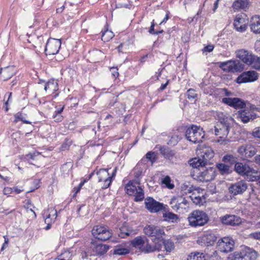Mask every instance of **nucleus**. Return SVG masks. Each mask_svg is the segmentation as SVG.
<instances>
[{
  "mask_svg": "<svg viewBox=\"0 0 260 260\" xmlns=\"http://www.w3.org/2000/svg\"><path fill=\"white\" fill-rule=\"evenodd\" d=\"M112 181V180L109 178V177L107 178L105 180H104L103 181L104 182V184L102 187V188L106 189L108 188L110 186Z\"/></svg>",
  "mask_w": 260,
  "mask_h": 260,
  "instance_id": "obj_54",
  "label": "nucleus"
},
{
  "mask_svg": "<svg viewBox=\"0 0 260 260\" xmlns=\"http://www.w3.org/2000/svg\"><path fill=\"white\" fill-rule=\"evenodd\" d=\"M44 89L46 91L48 90L52 92H55L58 90V83L54 79H50L46 82L44 86Z\"/></svg>",
  "mask_w": 260,
  "mask_h": 260,
  "instance_id": "obj_29",
  "label": "nucleus"
},
{
  "mask_svg": "<svg viewBox=\"0 0 260 260\" xmlns=\"http://www.w3.org/2000/svg\"><path fill=\"white\" fill-rule=\"evenodd\" d=\"M249 6L248 0H237L233 4V8L235 10L244 9Z\"/></svg>",
  "mask_w": 260,
  "mask_h": 260,
  "instance_id": "obj_30",
  "label": "nucleus"
},
{
  "mask_svg": "<svg viewBox=\"0 0 260 260\" xmlns=\"http://www.w3.org/2000/svg\"><path fill=\"white\" fill-rule=\"evenodd\" d=\"M225 72H241L244 69V66H219Z\"/></svg>",
  "mask_w": 260,
  "mask_h": 260,
  "instance_id": "obj_31",
  "label": "nucleus"
},
{
  "mask_svg": "<svg viewBox=\"0 0 260 260\" xmlns=\"http://www.w3.org/2000/svg\"><path fill=\"white\" fill-rule=\"evenodd\" d=\"M214 49V46L212 45H208L207 46H205L203 49V51L204 52H211Z\"/></svg>",
  "mask_w": 260,
  "mask_h": 260,
  "instance_id": "obj_62",
  "label": "nucleus"
},
{
  "mask_svg": "<svg viewBox=\"0 0 260 260\" xmlns=\"http://www.w3.org/2000/svg\"><path fill=\"white\" fill-rule=\"evenodd\" d=\"M134 182L135 181L130 180L125 186L126 192L129 196H133L138 190L136 186L134 185Z\"/></svg>",
  "mask_w": 260,
  "mask_h": 260,
  "instance_id": "obj_34",
  "label": "nucleus"
},
{
  "mask_svg": "<svg viewBox=\"0 0 260 260\" xmlns=\"http://www.w3.org/2000/svg\"><path fill=\"white\" fill-rule=\"evenodd\" d=\"M171 18L170 17V13L169 11H166V13L165 15V17L159 23V25H161L163 23H166L167 20Z\"/></svg>",
  "mask_w": 260,
  "mask_h": 260,
  "instance_id": "obj_59",
  "label": "nucleus"
},
{
  "mask_svg": "<svg viewBox=\"0 0 260 260\" xmlns=\"http://www.w3.org/2000/svg\"><path fill=\"white\" fill-rule=\"evenodd\" d=\"M247 183L246 181L242 180L232 183L229 188L230 193L233 196L241 194L247 189Z\"/></svg>",
  "mask_w": 260,
  "mask_h": 260,
  "instance_id": "obj_11",
  "label": "nucleus"
},
{
  "mask_svg": "<svg viewBox=\"0 0 260 260\" xmlns=\"http://www.w3.org/2000/svg\"><path fill=\"white\" fill-rule=\"evenodd\" d=\"M155 23L154 20H153L151 22V26L148 30V32L151 35H155L156 30H154V26Z\"/></svg>",
  "mask_w": 260,
  "mask_h": 260,
  "instance_id": "obj_57",
  "label": "nucleus"
},
{
  "mask_svg": "<svg viewBox=\"0 0 260 260\" xmlns=\"http://www.w3.org/2000/svg\"><path fill=\"white\" fill-rule=\"evenodd\" d=\"M251 237L256 240H260V232H254L250 234Z\"/></svg>",
  "mask_w": 260,
  "mask_h": 260,
  "instance_id": "obj_64",
  "label": "nucleus"
},
{
  "mask_svg": "<svg viewBox=\"0 0 260 260\" xmlns=\"http://www.w3.org/2000/svg\"><path fill=\"white\" fill-rule=\"evenodd\" d=\"M108 169H101L96 172V175L98 176V181L99 182H103L107 178L109 177Z\"/></svg>",
  "mask_w": 260,
  "mask_h": 260,
  "instance_id": "obj_36",
  "label": "nucleus"
},
{
  "mask_svg": "<svg viewBox=\"0 0 260 260\" xmlns=\"http://www.w3.org/2000/svg\"><path fill=\"white\" fill-rule=\"evenodd\" d=\"M245 14H238L235 17L234 21L235 28L239 32L245 31L247 28V19L245 18Z\"/></svg>",
  "mask_w": 260,
  "mask_h": 260,
  "instance_id": "obj_14",
  "label": "nucleus"
},
{
  "mask_svg": "<svg viewBox=\"0 0 260 260\" xmlns=\"http://www.w3.org/2000/svg\"><path fill=\"white\" fill-rule=\"evenodd\" d=\"M142 171L139 170L137 172H135L134 173V176L136 178L135 183L136 184L140 185V179L139 178L140 176L142 175Z\"/></svg>",
  "mask_w": 260,
  "mask_h": 260,
  "instance_id": "obj_53",
  "label": "nucleus"
},
{
  "mask_svg": "<svg viewBox=\"0 0 260 260\" xmlns=\"http://www.w3.org/2000/svg\"><path fill=\"white\" fill-rule=\"evenodd\" d=\"M146 157L149 161H150L152 164L155 162L157 159L156 153L152 151L147 152L146 154Z\"/></svg>",
  "mask_w": 260,
  "mask_h": 260,
  "instance_id": "obj_48",
  "label": "nucleus"
},
{
  "mask_svg": "<svg viewBox=\"0 0 260 260\" xmlns=\"http://www.w3.org/2000/svg\"><path fill=\"white\" fill-rule=\"evenodd\" d=\"M119 236L121 238H125L127 236H129L132 233V231L130 230V229L124 225H123L119 229Z\"/></svg>",
  "mask_w": 260,
  "mask_h": 260,
  "instance_id": "obj_38",
  "label": "nucleus"
},
{
  "mask_svg": "<svg viewBox=\"0 0 260 260\" xmlns=\"http://www.w3.org/2000/svg\"><path fill=\"white\" fill-rule=\"evenodd\" d=\"M181 200L182 199L181 198L180 199H178L176 197H174L171 199L170 204L171 205H173L174 203H179V206H180V205L182 204L181 203Z\"/></svg>",
  "mask_w": 260,
  "mask_h": 260,
  "instance_id": "obj_58",
  "label": "nucleus"
},
{
  "mask_svg": "<svg viewBox=\"0 0 260 260\" xmlns=\"http://www.w3.org/2000/svg\"><path fill=\"white\" fill-rule=\"evenodd\" d=\"M61 41L50 38L45 45V52L47 55H54L58 53L61 47Z\"/></svg>",
  "mask_w": 260,
  "mask_h": 260,
  "instance_id": "obj_7",
  "label": "nucleus"
},
{
  "mask_svg": "<svg viewBox=\"0 0 260 260\" xmlns=\"http://www.w3.org/2000/svg\"><path fill=\"white\" fill-rule=\"evenodd\" d=\"M206 257L209 260H218L219 256L218 255L217 251H214L211 254H207Z\"/></svg>",
  "mask_w": 260,
  "mask_h": 260,
  "instance_id": "obj_51",
  "label": "nucleus"
},
{
  "mask_svg": "<svg viewBox=\"0 0 260 260\" xmlns=\"http://www.w3.org/2000/svg\"><path fill=\"white\" fill-rule=\"evenodd\" d=\"M110 231L107 228L102 226L96 225L92 230V234L95 238L99 235H102L104 232Z\"/></svg>",
  "mask_w": 260,
  "mask_h": 260,
  "instance_id": "obj_37",
  "label": "nucleus"
},
{
  "mask_svg": "<svg viewBox=\"0 0 260 260\" xmlns=\"http://www.w3.org/2000/svg\"><path fill=\"white\" fill-rule=\"evenodd\" d=\"M102 40L104 42H108L114 36L113 32L107 29L104 31H102Z\"/></svg>",
  "mask_w": 260,
  "mask_h": 260,
  "instance_id": "obj_40",
  "label": "nucleus"
},
{
  "mask_svg": "<svg viewBox=\"0 0 260 260\" xmlns=\"http://www.w3.org/2000/svg\"><path fill=\"white\" fill-rule=\"evenodd\" d=\"M234 171L238 174L243 176L251 175L253 173H255L254 170L250 168L248 164L245 162L239 161L235 164Z\"/></svg>",
  "mask_w": 260,
  "mask_h": 260,
  "instance_id": "obj_13",
  "label": "nucleus"
},
{
  "mask_svg": "<svg viewBox=\"0 0 260 260\" xmlns=\"http://www.w3.org/2000/svg\"><path fill=\"white\" fill-rule=\"evenodd\" d=\"M164 212L162 217L164 221L173 223H177L179 221V216L177 214L172 212L167 211L166 208L165 211H164Z\"/></svg>",
  "mask_w": 260,
  "mask_h": 260,
  "instance_id": "obj_20",
  "label": "nucleus"
},
{
  "mask_svg": "<svg viewBox=\"0 0 260 260\" xmlns=\"http://www.w3.org/2000/svg\"><path fill=\"white\" fill-rule=\"evenodd\" d=\"M159 244H163L165 250L168 252H170L174 248V244L171 240H165L161 238Z\"/></svg>",
  "mask_w": 260,
  "mask_h": 260,
  "instance_id": "obj_32",
  "label": "nucleus"
},
{
  "mask_svg": "<svg viewBox=\"0 0 260 260\" xmlns=\"http://www.w3.org/2000/svg\"><path fill=\"white\" fill-rule=\"evenodd\" d=\"M181 139V137L178 135H173L168 142V144L171 146H175Z\"/></svg>",
  "mask_w": 260,
  "mask_h": 260,
  "instance_id": "obj_43",
  "label": "nucleus"
},
{
  "mask_svg": "<svg viewBox=\"0 0 260 260\" xmlns=\"http://www.w3.org/2000/svg\"><path fill=\"white\" fill-rule=\"evenodd\" d=\"M187 219L189 225L193 227L203 226L209 220L208 214L199 210L193 211L189 214Z\"/></svg>",
  "mask_w": 260,
  "mask_h": 260,
  "instance_id": "obj_1",
  "label": "nucleus"
},
{
  "mask_svg": "<svg viewBox=\"0 0 260 260\" xmlns=\"http://www.w3.org/2000/svg\"><path fill=\"white\" fill-rule=\"evenodd\" d=\"M254 137L260 138V126L255 128L252 132Z\"/></svg>",
  "mask_w": 260,
  "mask_h": 260,
  "instance_id": "obj_60",
  "label": "nucleus"
},
{
  "mask_svg": "<svg viewBox=\"0 0 260 260\" xmlns=\"http://www.w3.org/2000/svg\"><path fill=\"white\" fill-rule=\"evenodd\" d=\"M220 220L223 224L231 226L238 225L241 222L240 217L233 214H226L221 217Z\"/></svg>",
  "mask_w": 260,
  "mask_h": 260,
  "instance_id": "obj_16",
  "label": "nucleus"
},
{
  "mask_svg": "<svg viewBox=\"0 0 260 260\" xmlns=\"http://www.w3.org/2000/svg\"><path fill=\"white\" fill-rule=\"evenodd\" d=\"M191 256H192L193 259L195 258L196 260H207L204 253L198 252H191ZM190 259H191V257H190Z\"/></svg>",
  "mask_w": 260,
  "mask_h": 260,
  "instance_id": "obj_44",
  "label": "nucleus"
},
{
  "mask_svg": "<svg viewBox=\"0 0 260 260\" xmlns=\"http://www.w3.org/2000/svg\"><path fill=\"white\" fill-rule=\"evenodd\" d=\"M258 78V73L254 71L244 72L236 79V82L238 84L251 82L256 81Z\"/></svg>",
  "mask_w": 260,
  "mask_h": 260,
  "instance_id": "obj_12",
  "label": "nucleus"
},
{
  "mask_svg": "<svg viewBox=\"0 0 260 260\" xmlns=\"http://www.w3.org/2000/svg\"><path fill=\"white\" fill-rule=\"evenodd\" d=\"M202 241L207 246L213 245L217 240V237L214 234H207L202 237Z\"/></svg>",
  "mask_w": 260,
  "mask_h": 260,
  "instance_id": "obj_27",
  "label": "nucleus"
},
{
  "mask_svg": "<svg viewBox=\"0 0 260 260\" xmlns=\"http://www.w3.org/2000/svg\"><path fill=\"white\" fill-rule=\"evenodd\" d=\"M241 251L245 260H255L257 257V252L248 247H244Z\"/></svg>",
  "mask_w": 260,
  "mask_h": 260,
  "instance_id": "obj_19",
  "label": "nucleus"
},
{
  "mask_svg": "<svg viewBox=\"0 0 260 260\" xmlns=\"http://www.w3.org/2000/svg\"><path fill=\"white\" fill-rule=\"evenodd\" d=\"M161 248V244H155L154 245L152 246L147 241L146 244L143 245L141 251L145 253H150L156 250L159 251Z\"/></svg>",
  "mask_w": 260,
  "mask_h": 260,
  "instance_id": "obj_25",
  "label": "nucleus"
},
{
  "mask_svg": "<svg viewBox=\"0 0 260 260\" xmlns=\"http://www.w3.org/2000/svg\"><path fill=\"white\" fill-rule=\"evenodd\" d=\"M72 167L73 164L72 162H67L61 167L60 170L64 174H68Z\"/></svg>",
  "mask_w": 260,
  "mask_h": 260,
  "instance_id": "obj_45",
  "label": "nucleus"
},
{
  "mask_svg": "<svg viewBox=\"0 0 260 260\" xmlns=\"http://www.w3.org/2000/svg\"><path fill=\"white\" fill-rule=\"evenodd\" d=\"M214 153L210 148L203 149L201 157H194L189 160L190 166L197 169L205 166L214 157Z\"/></svg>",
  "mask_w": 260,
  "mask_h": 260,
  "instance_id": "obj_2",
  "label": "nucleus"
},
{
  "mask_svg": "<svg viewBox=\"0 0 260 260\" xmlns=\"http://www.w3.org/2000/svg\"><path fill=\"white\" fill-rule=\"evenodd\" d=\"M239 112L238 116L244 123H247L250 119H254L256 117L255 114H251L249 111L246 112V110H242Z\"/></svg>",
  "mask_w": 260,
  "mask_h": 260,
  "instance_id": "obj_24",
  "label": "nucleus"
},
{
  "mask_svg": "<svg viewBox=\"0 0 260 260\" xmlns=\"http://www.w3.org/2000/svg\"><path fill=\"white\" fill-rule=\"evenodd\" d=\"M130 252L129 249L125 248L122 245L118 244L116 245L113 250L110 251L111 254L117 255H125Z\"/></svg>",
  "mask_w": 260,
  "mask_h": 260,
  "instance_id": "obj_22",
  "label": "nucleus"
},
{
  "mask_svg": "<svg viewBox=\"0 0 260 260\" xmlns=\"http://www.w3.org/2000/svg\"><path fill=\"white\" fill-rule=\"evenodd\" d=\"M135 202H138L142 201L144 199V191L141 186L138 187V190L135 193Z\"/></svg>",
  "mask_w": 260,
  "mask_h": 260,
  "instance_id": "obj_39",
  "label": "nucleus"
},
{
  "mask_svg": "<svg viewBox=\"0 0 260 260\" xmlns=\"http://www.w3.org/2000/svg\"><path fill=\"white\" fill-rule=\"evenodd\" d=\"M185 136L190 142L193 143H200L203 142L205 133L201 127L192 125L186 129Z\"/></svg>",
  "mask_w": 260,
  "mask_h": 260,
  "instance_id": "obj_3",
  "label": "nucleus"
},
{
  "mask_svg": "<svg viewBox=\"0 0 260 260\" xmlns=\"http://www.w3.org/2000/svg\"><path fill=\"white\" fill-rule=\"evenodd\" d=\"M216 168L218 169L220 173L222 175H229L232 173L233 170L230 166L225 163H218L216 164Z\"/></svg>",
  "mask_w": 260,
  "mask_h": 260,
  "instance_id": "obj_28",
  "label": "nucleus"
},
{
  "mask_svg": "<svg viewBox=\"0 0 260 260\" xmlns=\"http://www.w3.org/2000/svg\"><path fill=\"white\" fill-rule=\"evenodd\" d=\"M230 128L225 127V126L221 125L216 124L215 126V134L217 136H219L218 142H223L225 140Z\"/></svg>",
  "mask_w": 260,
  "mask_h": 260,
  "instance_id": "obj_17",
  "label": "nucleus"
},
{
  "mask_svg": "<svg viewBox=\"0 0 260 260\" xmlns=\"http://www.w3.org/2000/svg\"><path fill=\"white\" fill-rule=\"evenodd\" d=\"M237 152L245 157H252L256 153V148L251 144H245L238 148Z\"/></svg>",
  "mask_w": 260,
  "mask_h": 260,
  "instance_id": "obj_15",
  "label": "nucleus"
},
{
  "mask_svg": "<svg viewBox=\"0 0 260 260\" xmlns=\"http://www.w3.org/2000/svg\"><path fill=\"white\" fill-rule=\"evenodd\" d=\"M234 119L230 116H223L219 118V122L217 123L218 125L225 126L230 128L234 124Z\"/></svg>",
  "mask_w": 260,
  "mask_h": 260,
  "instance_id": "obj_23",
  "label": "nucleus"
},
{
  "mask_svg": "<svg viewBox=\"0 0 260 260\" xmlns=\"http://www.w3.org/2000/svg\"><path fill=\"white\" fill-rule=\"evenodd\" d=\"M241 250L231 253L227 257V260H243L244 259Z\"/></svg>",
  "mask_w": 260,
  "mask_h": 260,
  "instance_id": "obj_41",
  "label": "nucleus"
},
{
  "mask_svg": "<svg viewBox=\"0 0 260 260\" xmlns=\"http://www.w3.org/2000/svg\"><path fill=\"white\" fill-rule=\"evenodd\" d=\"M221 102L235 109H243L246 107L245 101L239 98H223Z\"/></svg>",
  "mask_w": 260,
  "mask_h": 260,
  "instance_id": "obj_10",
  "label": "nucleus"
},
{
  "mask_svg": "<svg viewBox=\"0 0 260 260\" xmlns=\"http://www.w3.org/2000/svg\"><path fill=\"white\" fill-rule=\"evenodd\" d=\"M110 246L106 244H98L95 245L93 251L96 255H103L109 250Z\"/></svg>",
  "mask_w": 260,
  "mask_h": 260,
  "instance_id": "obj_26",
  "label": "nucleus"
},
{
  "mask_svg": "<svg viewBox=\"0 0 260 260\" xmlns=\"http://www.w3.org/2000/svg\"><path fill=\"white\" fill-rule=\"evenodd\" d=\"M235 242L231 237H224L218 240L217 247L221 252L228 253L234 249Z\"/></svg>",
  "mask_w": 260,
  "mask_h": 260,
  "instance_id": "obj_9",
  "label": "nucleus"
},
{
  "mask_svg": "<svg viewBox=\"0 0 260 260\" xmlns=\"http://www.w3.org/2000/svg\"><path fill=\"white\" fill-rule=\"evenodd\" d=\"M112 231L110 230L108 232H104L102 235H99L95 238L101 241H106L109 240L112 237Z\"/></svg>",
  "mask_w": 260,
  "mask_h": 260,
  "instance_id": "obj_42",
  "label": "nucleus"
},
{
  "mask_svg": "<svg viewBox=\"0 0 260 260\" xmlns=\"http://www.w3.org/2000/svg\"><path fill=\"white\" fill-rule=\"evenodd\" d=\"M86 182V180L84 179L83 181H81L80 183V184L77 187L74 188V190L75 191V194H74V196H75L76 195V194H77V193H78L80 191L81 188H82V187L83 186V185L84 184V183Z\"/></svg>",
  "mask_w": 260,
  "mask_h": 260,
  "instance_id": "obj_56",
  "label": "nucleus"
},
{
  "mask_svg": "<svg viewBox=\"0 0 260 260\" xmlns=\"http://www.w3.org/2000/svg\"><path fill=\"white\" fill-rule=\"evenodd\" d=\"M186 94L187 98L190 101L193 100L197 97V94L196 93L195 90L192 88L189 89L187 91Z\"/></svg>",
  "mask_w": 260,
  "mask_h": 260,
  "instance_id": "obj_49",
  "label": "nucleus"
},
{
  "mask_svg": "<svg viewBox=\"0 0 260 260\" xmlns=\"http://www.w3.org/2000/svg\"><path fill=\"white\" fill-rule=\"evenodd\" d=\"M145 241L141 237H136L134 240L131 242V245L135 248H138L141 250L142 247L145 244Z\"/></svg>",
  "mask_w": 260,
  "mask_h": 260,
  "instance_id": "obj_33",
  "label": "nucleus"
},
{
  "mask_svg": "<svg viewBox=\"0 0 260 260\" xmlns=\"http://www.w3.org/2000/svg\"><path fill=\"white\" fill-rule=\"evenodd\" d=\"M53 117L54 119V121L56 122L61 121L63 119L62 116L60 114H54L53 116Z\"/></svg>",
  "mask_w": 260,
  "mask_h": 260,
  "instance_id": "obj_63",
  "label": "nucleus"
},
{
  "mask_svg": "<svg viewBox=\"0 0 260 260\" xmlns=\"http://www.w3.org/2000/svg\"><path fill=\"white\" fill-rule=\"evenodd\" d=\"M145 208L150 213H157L160 211H165V206L163 203L155 200L152 197H147L145 200Z\"/></svg>",
  "mask_w": 260,
  "mask_h": 260,
  "instance_id": "obj_6",
  "label": "nucleus"
},
{
  "mask_svg": "<svg viewBox=\"0 0 260 260\" xmlns=\"http://www.w3.org/2000/svg\"><path fill=\"white\" fill-rule=\"evenodd\" d=\"M132 7V5L129 3L128 4H123L121 3H118L116 4V8H127V9H131Z\"/></svg>",
  "mask_w": 260,
  "mask_h": 260,
  "instance_id": "obj_55",
  "label": "nucleus"
},
{
  "mask_svg": "<svg viewBox=\"0 0 260 260\" xmlns=\"http://www.w3.org/2000/svg\"><path fill=\"white\" fill-rule=\"evenodd\" d=\"M202 170L197 169L196 172V179L202 182H208L214 179L216 176V168L210 167L204 169L201 167Z\"/></svg>",
  "mask_w": 260,
  "mask_h": 260,
  "instance_id": "obj_5",
  "label": "nucleus"
},
{
  "mask_svg": "<svg viewBox=\"0 0 260 260\" xmlns=\"http://www.w3.org/2000/svg\"><path fill=\"white\" fill-rule=\"evenodd\" d=\"M222 161L224 163H229L231 166L234 165L238 162V158L236 156L232 154H226L222 158Z\"/></svg>",
  "mask_w": 260,
  "mask_h": 260,
  "instance_id": "obj_35",
  "label": "nucleus"
},
{
  "mask_svg": "<svg viewBox=\"0 0 260 260\" xmlns=\"http://www.w3.org/2000/svg\"><path fill=\"white\" fill-rule=\"evenodd\" d=\"M118 71V69L117 66H113L110 68V71L111 73L112 76L115 79H117L119 76Z\"/></svg>",
  "mask_w": 260,
  "mask_h": 260,
  "instance_id": "obj_50",
  "label": "nucleus"
},
{
  "mask_svg": "<svg viewBox=\"0 0 260 260\" xmlns=\"http://www.w3.org/2000/svg\"><path fill=\"white\" fill-rule=\"evenodd\" d=\"M249 26L250 30L255 34H260V16L255 15L251 17Z\"/></svg>",
  "mask_w": 260,
  "mask_h": 260,
  "instance_id": "obj_18",
  "label": "nucleus"
},
{
  "mask_svg": "<svg viewBox=\"0 0 260 260\" xmlns=\"http://www.w3.org/2000/svg\"><path fill=\"white\" fill-rule=\"evenodd\" d=\"M13 191V188L12 187H6L3 190V193L5 195L11 194Z\"/></svg>",
  "mask_w": 260,
  "mask_h": 260,
  "instance_id": "obj_61",
  "label": "nucleus"
},
{
  "mask_svg": "<svg viewBox=\"0 0 260 260\" xmlns=\"http://www.w3.org/2000/svg\"><path fill=\"white\" fill-rule=\"evenodd\" d=\"M144 233L149 237H154L160 241L162 236L165 235L163 229L154 225H147L143 229Z\"/></svg>",
  "mask_w": 260,
  "mask_h": 260,
  "instance_id": "obj_8",
  "label": "nucleus"
},
{
  "mask_svg": "<svg viewBox=\"0 0 260 260\" xmlns=\"http://www.w3.org/2000/svg\"><path fill=\"white\" fill-rule=\"evenodd\" d=\"M236 56L246 65H260V57L255 56L247 50H238Z\"/></svg>",
  "mask_w": 260,
  "mask_h": 260,
  "instance_id": "obj_4",
  "label": "nucleus"
},
{
  "mask_svg": "<svg viewBox=\"0 0 260 260\" xmlns=\"http://www.w3.org/2000/svg\"><path fill=\"white\" fill-rule=\"evenodd\" d=\"M15 119L14 122H17L18 120H21L24 123L30 124L31 122L25 119L23 114L22 113L18 112L15 115Z\"/></svg>",
  "mask_w": 260,
  "mask_h": 260,
  "instance_id": "obj_46",
  "label": "nucleus"
},
{
  "mask_svg": "<svg viewBox=\"0 0 260 260\" xmlns=\"http://www.w3.org/2000/svg\"><path fill=\"white\" fill-rule=\"evenodd\" d=\"M162 184L166 185V186L169 189H173L174 187V185L171 183V180L169 176H166L162 180Z\"/></svg>",
  "mask_w": 260,
  "mask_h": 260,
  "instance_id": "obj_47",
  "label": "nucleus"
},
{
  "mask_svg": "<svg viewBox=\"0 0 260 260\" xmlns=\"http://www.w3.org/2000/svg\"><path fill=\"white\" fill-rule=\"evenodd\" d=\"M219 65H242V64H239V62L238 60H229L227 61L220 62Z\"/></svg>",
  "mask_w": 260,
  "mask_h": 260,
  "instance_id": "obj_52",
  "label": "nucleus"
},
{
  "mask_svg": "<svg viewBox=\"0 0 260 260\" xmlns=\"http://www.w3.org/2000/svg\"><path fill=\"white\" fill-rule=\"evenodd\" d=\"M158 146L160 154L164 157V158L168 159H172L175 154L174 150H172L169 147L165 146H156V147Z\"/></svg>",
  "mask_w": 260,
  "mask_h": 260,
  "instance_id": "obj_21",
  "label": "nucleus"
}]
</instances>
